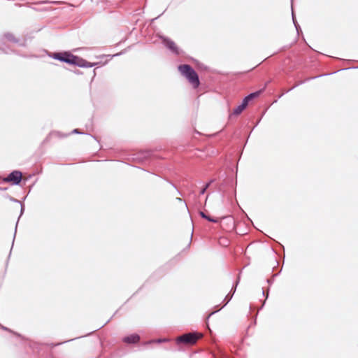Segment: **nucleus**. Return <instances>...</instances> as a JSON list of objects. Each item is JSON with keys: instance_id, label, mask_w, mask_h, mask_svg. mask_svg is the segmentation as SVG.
<instances>
[{"instance_id": "f257e3e1", "label": "nucleus", "mask_w": 358, "mask_h": 358, "mask_svg": "<svg viewBox=\"0 0 358 358\" xmlns=\"http://www.w3.org/2000/svg\"><path fill=\"white\" fill-rule=\"evenodd\" d=\"M180 73L194 89H196L199 86V76L189 65H180Z\"/></svg>"}, {"instance_id": "f03ea898", "label": "nucleus", "mask_w": 358, "mask_h": 358, "mask_svg": "<svg viewBox=\"0 0 358 358\" xmlns=\"http://www.w3.org/2000/svg\"><path fill=\"white\" fill-rule=\"evenodd\" d=\"M193 231L194 227L192 221H188L185 227L180 230V244H182L183 250H187L190 247Z\"/></svg>"}, {"instance_id": "7ed1b4c3", "label": "nucleus", "mask_w": 358, "mask_h": 358, "mask_svg": "<svg viewBox=\"0 0 358 358\" xmlns=\"http://www.w3.org/2000/svg\"><path fill=\"white\" fill-rule=\"evenodd\" d=\"M202 337L203 334L201 333L190 332L180 336V344L193 345Z\"/></svg>"}, {"instance_id": "20e7f679", "label": "nucleus", "mask_w": 358, "mask_h": 358, "mask_svg": "<svg viewBox=\"0 0 358 358\" xmlns=\"http://www.w3.org/2000/svg\"><path fill=\"white\" fill-rule=\"evenodd\" d=\"M52 57L61 62L73 65L76 64L78 58V56L73 55L69 52L54 53Z\"/></svg>"}, {"instance_id": "39448f33", "label": "nucleus", "mask_w": 358, "mask_h": 358, "mask_svg": "<svg viewBox=\"0 0 358 358\" xmlns=\"http://www.w3.org/2000/svg\"><path fill=\"white\" fill-rule=\"evenodd\" d=\"M161 41V43L173 55H178L179 54V50L178 45L176 43L172 41L171 38L162 36L157 35Z\"/></svg>"}, {"instance_id": "423d86ee", "label": "nucleus", "mask_w": 358, "mask_h": 358, "mask_svg": "<svg viewBox=\"0 0 358 358\" xmlns=\"http://www.w3.org/2000/svg\"><path fill=\"white\" fill-rule=\"evenodd\" d=\"M260 93L261 92L259 91L255 93H252L249 94L248 96H246L243 99L242 103L234 109L233 114L236 115H238L239 114H241L248 106V101L258 96Z\"/></svg>"}, {"instance_id": "0eeeda50", "label": "nucleus", "mask_w": 358, "mask_h": 358, "mask_svg": "<svg viewBox=\"0 0 358 358\" xmlns=\"http://www.w3.org/2000/svg\"><path fill=\"white\" fill-rule=\"evenodd\" d=\"M22 180V173L18 171L11 172L5 179L7 182H11L14 185H18Z\"/></svg>"}, {"instance_id": "6e6552de", "label": "nucleus", "mask_w": 358, "mask_h": 358, "mask_svg": "<svg viewBox=\"0 0 358 358\" xmlns=\"http://www.w3.org/2000/svg\"><path fill=\"white\" fill-rule=\"evenodd\" d=\"M140 336L138 334H132L128 336H126L123 338V341L126 343H136L139 341Z\"/></svg>"}, {"instance_id": "1a4fd4ad", "label": "nucleus", "mask_w": 358, "mask_h": 358, "mask_svg": "<svg viewBox=\"0 0 358 358\" xmlns=\"http://www.w3.org/2000/svg\"><path fill=\"white\" fill-rule=\"evenodd\" d=\"M94 65H96V63H91V62H89L82 58H80L78 57V60H77V62H76V66H80V67H86V68H88V67H92L94 66Z\"/></svg>"}, {"instance_id": "9d476101", "label": "nucleus", "mask_w": 358, "mask_h": 358, "mask_svg": "<svg viewBox=\"0 0 358 358\" xmlns=\"http://www.w3.org/2000/svg\"><path fill=\"white\" fill-rule=\"evenodd\" d=\"M4 37L6 40H8V41H11V42H14V43H17L18 42V40L16 39L15 38V36L10 34V33H6L4 34Z\"/></svg>"}, {"instance_id": "9b49d317", "label": "nucleus", "mask_w": 358, "mask_h": 358, "mask_svg": "<svg viewBox=\"0 0 358 358\" xmlns=\"http://www.w3.org/2000/svg\"><path fill=\"white\" fill-rule=\"evenodd\" d=\"M200 214H201V217H203V218H205V219L208 220V221H210V222H217V219L212 218V217H209V216L206 215L205 214V213H203V212H201V213H200Z\"/></svg>"}, {"instance_id": "f8f14e48", "label": "nucleus", "mask_w": 358, "mask_h": 358, "mask_svg": "<svg viewBox=\"0 0 358 358\" xmlns=\"http://www.w3.org/2000/svg\"><path fill=\"white\" fill-rule=\"evenodd\" d=\"M166 340L165 338L164 339H157V340H152V341H150V343H162V342H165Z\"/></svg>"}, {"instance_id": "ddd939ff", "label": "nucleus", "mask_w": 358, "mask_h": 358, "mask_svg": "<svg viewBox=\"0 0 358 358\" xmlns=\"http://www.w3.org/2000/svg\"><path fill=\"white\" fill-rule=\"evenodd\" d=\"M230 299H231V297H229L228 296H226V297H225V299L224 300V303L222 305V307L224 306L226 304H227L228 302L230 301Z\"/></svg>"}, {"instance_id": "4468645a", "label": "nucleus", "mask_w": 358, "mask_h": 358, "mask_svg": "<svg viewBox=\"0 0 358 358\" xmlns=\"http://www.w3.org/2000/svg\"><path fill=\"white\" fill-rule=\"evenodd\" d=\"M208 186H209V183L206 184L205 187L201 190V193L204 194V192H206V190L208 187Z\"/></svg>"}, {"instance_id": "2eb2a0df", "label": "nucleus", "mask_w": 358, "mask_h": 358, "mask_svg": "<svg viewBox=\"0 0 358 358\" xmlns=\"http://www.w3.org/2000/svg\"><path fill=\"white\" fill-rule=\"evenodd\" d=\"M72 133L73 134H81V132H80L79 129H73Z\"/></svg>"}, {"instance_id": "dca6fc26", "label": "nucleus", "mask_w": 358, "mask_h": 358, "mask_svg": "<svg viewBox=\"0 0 358 358\" xmlns=\"http://www.w3.org/2000/svg\"><path fill=\"white\" fill-rule=\"evenodd\" d=\"M176 342L177 344H179V336L176 338Z\"/></svg>"}, {"instance_id": "f3484780", "label": "nucleus", "mask_w": 358, "mask_h": 358, "mask_svg": "<svg viewBox=\"0 0 358 358\" xmlns=\"http://www.w3.org/2000/svg\"><path fill=\"white\" fill-rule=\"evenodd\" d=\"M24 210V206L21 204V214L23 213Z\"/></svg>"}, {"instance_id": "a211bd4d", "label": "nucleus", "mask_w": 358, "mask_h": 358, "mask_svg": "<svg viewBox=\"0 0 358 358\" xmlns=\"http://www.w3.org/2000/svg\"><path fill=\"white\" fill-rule=\"evenodd\" d=\"M11 200L13 201H15V202H18V201L17 199H11Z\"/></svg>"}, {"instance_id": "6ab92c4d", "label": "nucleus", "mask_w": 358, "mask_h": 358, "mask_svg": "<svg viewBox=\"0 0 358 358\" xmlns=\"http://www.w3.org/2000/svg\"><path fill=\"white\" fill-rule=\"evenodd\" d=\"M2 328H3V329H5V330H8V329H7L6 327H3Z\"/></svg>"}]
</instances>
